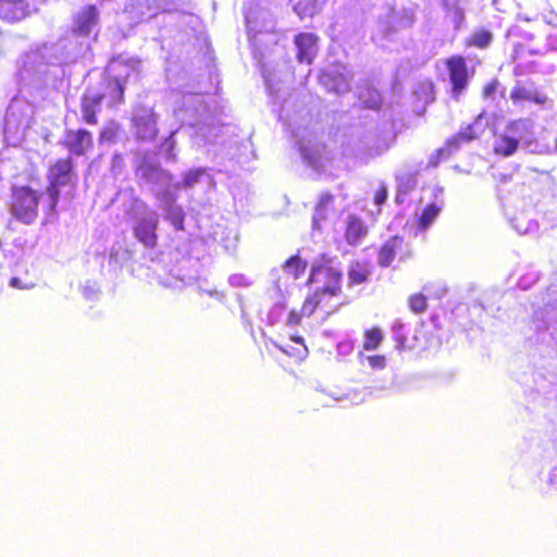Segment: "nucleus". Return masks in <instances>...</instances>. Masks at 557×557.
I'll return each instance as SVG.
<instances>
[{
	"label": "nucleus",
	"instance_id": "nucleus-1",
	"mask_svg": "<svg viewBox=\"0 0 557 557\" xmlns=\"http://www.w3.org/2000/svg\"><path fill=\"white\" fill-rule=\"evenodd\" d=\"M41 194L29 186L11 187V213L24 223H32L38 213Z\"/></svg>",
	"mask_w": 557,
	"mask_h": 557
},
{
	"label": "nucleus",
	"instance_id": "nucleus-2",
	"mask_svg": "<svg viewBox=\"0 0 557 557\" xmlns=\"http://www.w3.org/2000/svg\"><path fill=\"white\" fill-rule=\"evenodd\" d=\"M307 284L319 285L318 289L332 298L342 292V273L331 260L321 258L312 265Z\"/></svg>",
	"mask_w": 557,
	"mask_h": 557
},
{
	"label": "nucleus",
	"instance_id": "nucleus-3",
	"mask_svg": "<svg viewBox=\"0 0 557 557\" xmlns=\"http://www.w3.org/2000/svg\"><path fill=\"white\" fill-rule=\"evenodd\" d=\"M125 81L116 76L104 74L99 82L88 88L100 103L104 101L108 108H116L125 100Z\"/></svg>",
	"mask_w": 557,
	"mask_h": 557
},
{
	"label": "nucleus",
	"instance_id": "nucleus-4",
	"mask_svg": "<svg viewBox=\"0 0 557 557\" xmlns=\"http://www.w3.org/2000/svg\"><path fill=\"white\" fill-rule=\"evenodd\" d=\"M527 127L523 120H515L507 124L505 132L495 135L493 152L504 158L513 156L520 146L522 129Z\"/></svg>",
	"mask_w": 557,
	"mask_h": 557
},
{
	"label": "nucleus",
	"instance_id": "nucleus-5",
	"mask_svg": "<svg viewBox=\"0 0 557 557\" xmlns=\"http://www.w3.org/2000/svg\"><path fill=\"white\" fill-rule=\"evenodd\" d=\"M444 63L448 72L451 97L458 100L468 88L470 81L466 58L460 54H454L445 59Z\"/></svg>",
	"mask_w": 557,
	"mask_h": 557
},
{
	"label": "nucleus",
	"instance_id": "nucleus-6",
	"mask_svg": "<svg viewBox=\"0 0 557 557\" xmlns=\"http://www.w3.org/2000/svg\"><path fill=\"white\" fill-rule=\"evenodd\" d=\"M319 36L314 33L300 32L294 36L296 59L299 63L311 64L317 57Z\"/></svg>",
	"mask_w": 557,
	"mask_h": 557
},
{
	"label": "nucleus",
	"instance_id": "nucleus-7",
	"mask_svg": "<svg viewBox=\"0 0 557 557\" xmlns=\"http://www.w3.org/2000/svg\"><path fill=\"white\" fill-rule=\"evenodd\" d=\"M30 15L28 0H0V20L5 24H16Z\"/></svg>",
	"mask_w": 557,
	"mask_h": 557
},
{
	"label": "nucleus",
	"instance_id": "nucleus-8",
	"mask_svg": "<svg viewBox=\"0 0 557 557\" xmlns=\"http://www.w3.org/2000/svg\"><path fill=\"white\" fill-rule=\"evenodd\" d=\"M406 248L403 236L394 235L384 242L377 250V263L382 268H387L395 260L398 252Z\"/></svg>",
	"mask_w": 557,
	"mask_h": 557
},
{
	"label": "nucleus",
	"instance_id": "nucleus-9",
	"mask_svg": "<svg viewBox=\"0 0 557 557\" xmlns=\"http://www.w3.org/2000/svg\"><path fill=\"white\" fill-rule=\"evenodd\" d=\"M368 235V227L364 224L363 220L356 215L349 214L346 220L345 227V240L350 246H356L361 243L363 238Z\"/></svg>",
	"mask_w": 557,
	"mask_h": 557
},
{
	"label": "nucleus",
	"instance_id": "nucleus-10",
	"mask_svg": "<svg viewBox=\"0 0 557 557\" xmlns=\"http://www.w3.org/2000/svg\"><path fill=\"white\" fill-rule=\"evenodd\" d=\"M320 83L332 92L337 95L350 90L349 78L338 71H325L320 75Z\"/></svg>",
	"mask_w": 557,
	"mask_h": 557
},
{
	"label": "nucleus",
	"instance_id": "nucleus-11",
	"mask_svg": "<svg viewBox=\"0 0 557 557\" xmlns=\"http://www.w3.org/2000/svg\"><path fill=\"white\" fill-rule=\"evenodd\" d=\"M98 22V10L96 5L90 4L84 8L75 18L74 32L81 36H87Z\"/></svg>",
	"mask_w": 557,
	"mask_h": 557
},
{
	"label": "nucleus",
	"instance_id": "nucleus-12",
	"mask_svg": "<svg viewBox=\"0 0 557 557\" xmlns=\"http://www.w3.org/2000/svg\"><path fill=\"white\" fill-rule=\"evenodd\" d=\"M158 226L157 219H144L135 227L136 238L146 247L153 248L157 245L156 230Z\"/></svg>",
	"mask_w": 557,
	"mask_h": 557
},
{
	"label": "nucleus",
	"instance_id": "nucleus-13",
	"mask_svg": "<svg viewBox=\"0 0 557 557\" xmlns=\"http://www.w3.org/2000/svg\"><path fill=\"white\" fill-rule=\"evenodd\" d=\"M50 191L53 195L58 187L70 182V160H58L49 171Z\"/></svg>",
	"mask_w": 557,
	"mask_h": 557
},
{
	"label": "nucleus",
	"instance_id": "nucleus-14",
	"mask_svg": "<svg viewBox=\"0 0 557 557\" xmlns=\"http://www.w3.org/2000/svg\"><path fill=\"white\" fill-rule=\"evenodd\" d=\"M510 98L513 103H521L523 101L533 102L536 104H545L547 96L537 90L528 89L524 86L516 85L510 92Z\"/></svg>",
	"mask_w": 557,
	"mask_h": 557
},
{
	"label": "nucleus",
	"instance_id": "nucleus-15",
	"mask_svg": "<svg viewBox=\"0 0 557 557\" xmlns=\"http://www.w3.org/2000/svg\"><path fill=\"white\" fill-rule=\"evenodd\" d=\"M81 108L83 120L87 124H97L98 120L96 114L100 110V102L97 99V96H95L88 87L82 97Z\"/></svg>",
	"mask_w": 557,
	"mask_h": 557
},
{
	"label": "nucleus",
	"instance_id": "nucleus-16",
	"mask_svg": "<svg viewBox=\"0 0 557 557\" xmlns=\"http://www.w3.org/2000/svg\"><path fill=\"white\" fill-rule=\"evenodd\" d=\"M443 206L437 202L428 203L417 216L414 223L418 232H425L438 218Z\"/></svg>",
	"mask_w": 557,
	"mask_h": 557
},
{
	"label": "nucleus",
	"instance_id": "nucleus-17",
	"mask_svg": "<svg viewBox=\"0 0 557 557\" xmlns=\"http://www.w3.org/2000/svg\"><path fill=\"white\" fill-rule=\"evenodd\" d=\"M462 144L457 139L456 135L448 137L444 145L437 148L430 158V164L437 166L438 163L445 159H448L453 153L461 148Z\"/></svg>",
	"mask_w": 557,
	"mask_h": 557
},
{
	"label": "nucleus",
	"instance_id": "nucleus-18",
	"mask_svg": "<svg viewBox=\"0 0 557 557\" xmlns=\"http://www.w3.org/2000/svg\"><path fill=\"white\" fill-rule=\"evenodd\" d=\"M371 264L368 261H354L348 269V281L350 285L366 283L371 275Z\"/></svg>",
	"mask_w": 557,
	"mask_h": 557
},
{
	"label": "nucleus",
	"instance_id": "nucleus-19",
	"mask_svg": "<svg viewBox=\"0 0 557 557\" xmlns=\"http://www.w3.org/2000/svg\"><path fill=\"white\" fill-rule=\"evenodd\" d=\"M359 100L361 102V107L364 109L379 111L383 106V97L381 92L372 86H366L360 89Z\"/></svg>",
	"mask_w": 557,
	"mask_h": 557
},
{
	"label": "nucleus",
	"instance_id": "nucleus-20",
	"mask_svg": "<svg viewBox=\"0 0 557 557\" xmlns=\"http://www.w3.org/2000/svg\"><path fill=\"white\" fill-rule=\"evenodd\" d=\"M494 35L491 30H487L485 28L478 29L476 32L472 33L470 36H468L465 40V46L467 48H478V49H486L491 46L493 42Z\"/></svg>",
	"mask_w": 557,
	"mask_h": 557
},
{
	"label": "nucleus",
	"instance_id": "nucleus-21",
	"mask_svg": "<svg viewBox=\"0 0 557 557\" xmlns=\"http://www.w3.org/2000/svg\"><path fill=\"white\" fill-rule=\"evenodd\" d=\"M325 298H329L327 294H324L317 288L313 293L309 294L305 298L300 308L302 310V314L306 318H310L318 308L324 305Z\"/></svg>",
	"mask_w": 557,
	"mask_h": 557
},
{
	"label": "nucleus",
	"instance_id": "nucleus-22",
	"mask_svg": "<svg viewBox=\"0 0 557 557\" xmlns=\"http://www.w3.org/2000/svg\"><path fill=\"white\" fill-rule=\"evenodd\" d=\"M293 10L300 20L312 18L320 12L317 0H297Z\"/></svg>",
	"mask_w": 557,
	"mask_h": 557
},
{
	"label": "nucleus",
	"instance_id": "nucleus-23",
	"mask_svg": "<svg viewBox=\"0 0 557 557\" xmlns=\"http://www.w3.org/2000/svg\"><path fill=\"white\" fill-rule=\"evenodd\" d=\"M414 95L424 103H432L435 100V85L432 79H423L414 87Z\"/></svg>",
	"mask_w": 557,
	"mask_h": 557
},
{
	"label": "nucleus",
	"instance_id": "nucleus-24",
	"mask_svg": "<svg viewBox=\"0 0 557 557\" xmlns=\"http://www.w3.org/2000/svg\"><path fill=\"white\" fill-rule=\"evenodd\" d=\"M283 269L293 278L297 280L304 275L307 269V261L301 259L298 255H295L284 262Z\"/></svg>",
	"mask_w": 557,
	"mask_h": 557
},
{
	"label": "nucleus",
	"instance_id": "nucleus-25",
	"mask_svg": "<svg viewBox=\"0 0 557 557\" xmlns=\"http://www.w3.org/2000/svg\"><path fill=\"white\" fill-rule=\"evenodd\" d=\"M92 147L91 134L87 131H77L72 141V152L76 154L85 153Z\"/></svg>",
	"mask_w": 557,
	"mask_h": 557
},
{
	"label": "nucleus",
	"instance_id": "nucleus-26",
	"mask_svg": "<svg viewBox=\"0 0 557 557\" xmlns=\"http://www.w3.org/2000/svg\"><path fill=\"white\" fill-rule=\"evenodd\" d=\"M334 200L335 197L331 193H322L314 207L315 215L321 220L326 219L329 211L334 207Z\"/></svg>",
	"mask_w": 557,
	"mask_h": 557
},
{
	"label": "nucleus",
	"instance_id": "nucleus-27",
	"mask_svg": "<svg viewBox=\"0 0 557 557\" xmlns=\"http://www.w3.org/2000/svg\"><path fill=\"white\" fill-rule=\"evenodd\" d=\"M383 342V333L380 327L374 326L364 331L363 349L375 350Z\"/></svg>",
	"mask_w": 557,
	"mask_h": 557
},
{
	"label": "nucleus",
	"instance_id": "nucleus-28",
	"mask_svg": "<svg viewBox=\"0 0 557 557\" xmlns=\"http://www.w3.org/2000/svg\"><path fill=\"white\" fill-rule=\"evenodd\" d=\"M408 307L414 314H421L428 309V298L422 293H416L408 297Z\"/></svg>",
	"mask_w": 557,
	"mask_h": 557
},
{
	"label": "nucleus",
	"instance_id": "nucleus-29",
	"mask_svg": "<svg viewBox=\"0 0 557 557\" xmlns=\"http://www.w3.org/2000/svg\"><path fill=\"white\" fill-rule=\"evenodd\" d=\"M206 174V169H193L184 173L182 182L176 187L190 188L198 184Z\"/></svg>",
	"mask_w": 557,
	"mask_h": 557
},
{
	"label": "nucleus",
	"instance_id": "nucleus-30",
	"mask_svg": "<svg viewBox=\"0 0 557 557\" xmlns=\"http://www.w3.org/2000/svg\"><path fill=\"white\" fill-rule=\"evenodd\" d=\"M455 135L462 145H466L479 139L481 134L476 129V123H472L467 125L465 128L460 129Z\"/></svg>",
	"mask_w": 557,
	"mask_h": 557
},
{
	"label": "nucleus",
	"instance_id": "nucleus-31",
	"mask_svg": "<svg viewBox=\"0 0 557 557\" xmlns=\"http://www.w3.org/2000/svg\"><path fill=\"white\" fill-rule=\"evenodd\" d=\"M425 323L421 322L420 327L416 330L417 334L414 336V339L419 343L420 347H425L430 345L433 339H435L436 335L432 331H425L424 330Z\"/></svg>",
	"mask_w": 557,
	"mask_h": 557
},
{
	"label": "nucleus",
	"instance_id": "nucleus-32",
	"mask_svg": "<svg viewBox=\"0 0 557 557\" xmlns=\"http://www.w3.org/2000/svg\"><path fill=\"white\" fill-rule=\"evenodd\" d=\"M387 197H388L387 186L384 183H381L374 193L373 202L376 206L381 207L382 205L385 203Z\"/></svg>",
	"mask_w": 557,
	"mask_h": 557
},
{
	"label": "nucleus",
	"instance_id": "nucleus-33",
	"mask_svg": "<svg viewBox=\"0 0 557 557\" xmlns=\"http://www.w3.org/2000/svg\"><path fill=\"white\" fill-rule=\"evenodd\" d=\"M498 85L499 83L497 79H492L488 83H486L482 88V97L484 99H493L498 88Z\"/></svg>",
	"mask_w": 557,
	"mask_h": 557
},
{
	"label": "nucleus",
	"instance_id": "nucleus-34",
	"mask_svg": "<svg viewBox=\"0 0 557 557\" xmlns=\"http://www.w3.org/2000/svg\"><path fill=\"white\" fill-rule=\"evenodd\" d=\"M10 285L18 289H29L35 286V282L33 280H22L21 277L14 276L11 278Z\"/></svg>",
	"mask_w": 557,
	"mask_h": 557
},
{
	"label": "nucleus",
	"instance_id": "nucleus-35",
	"mask_svg": "<svg viewBox=\"0 0 557 557\" xmlns=\"http://www.w3.org/2000/svg\"><path fill=\"white\" fill-rule=\"evenodd\" d=\"M170 219H171V223L173 224L175 230H177V231L184 230L185 215H184V212L182 211V209H177L176 211H174Z\"/></svg>",
	"mask_w": 557,
	"mask_h": 557
},
{
	"label": "nucleus",
	"instance_id": "nucleus-36",
	"mask_svg": "<svg viewBox=\"0 0 557 557\" xmlns=\"http://www.w3.org/2000/svg\"><path fill=\"white\" fill-rule=\"evenodd\" d=\"M302 318H306L304 314H302V310L300 309L298 312L295 311V310H292L287 317V320H286V324L288 326H296V325H299Z\"/></svg>",
	"mask_w": 557,
	"mask_h": 557
},
{
	"label": "nucleus",
	"instance_id": "nucleus-37",
	"mask_svg": "<svg viewBox=\"0 0 557 557\" xmlns=\"http://www.w3.org/2000/svg\"><path fill=\"white\" fill-rule=\"evenodd\" d=\"M368 362L372 369H383L385 367V358L381 355L368 357Z\"/></svg>",
	"mask_w": 557,
	"mask_h": 557
},
{
	"label": "nucleus",
	"instance_id": "nucleus-38",
	"mask_svg": "<svg viewBox=\"0 0 557 557\" xmlns=\"http://www.w3.org/2000/svg\"><path fill=\"white\" fill-rule=\"evenodd\" d=\"M292 341L301 344L304 346L305 351L307 352V347L305 346V341L301 336H292Z\"/></svg>",
	"mask_w": 557,
	"mask_h": 557
},
{
	"label": "nucleus",
	"instance_id": "nucleus-39",
	"mask_svg": "<svg viewBox=\"0 0 557 557\" xmlns=\"http://www.w3.org/2000/svg\"><path fill=\"white\" fill-rule=\"evenodd\" d=\"M555 148L557 150V138L555 139Z\"/></svg>",
	"mask_w": 557,
	"mask_h": 557
}]
</instances>
